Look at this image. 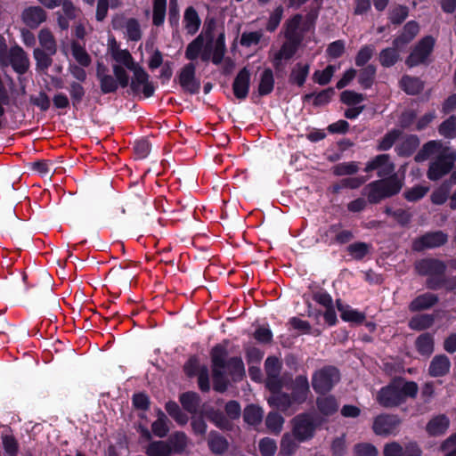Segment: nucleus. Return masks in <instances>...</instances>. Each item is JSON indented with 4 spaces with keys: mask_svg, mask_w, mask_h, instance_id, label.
Masks as SVG:
<instances>
[{
    "mask_svg": "<svg viewBox=\"0 0 456 456\" xmlns=\"http://www.w3.org/2000/svg\"><path fill=\"white\" fill-rule=\"evenodd\" d=\"M229 340L224 339L215 345L210 350L213 388L216 392L224 393L229 386L226 375L233 381L241 380L245 375V365L240 356L227 359Z\"/></svg>",
    "mask_w": 456,
    "mask_h": 456,
    "instance_id": "nucleus-1",
    "label": "nucleus"
},
{
    "mask_svg": "<svg viewBox=\"0 0 456 456\" xmlns=\"http://www.w3.org/2000/svg\"><path fill=\"white\" fill-rule=\"evenodd\" d=\"M432 155L436 156L428 164L427 177L436 182L452 171L456 163V151L444 145L440 140H431L423 144L415 156V161L427 160Z\"/></svg>",
    "mask_w": 456,
    "mask_h": 456,
    "instance_id": "nucleus-2",
    "label": "nucleus"
},
{
    "mask_svg": "<svg viewBox=\"0 0 456 456\" xmlns=\"http://www.w3.org/2000/svg\"><path fill=\"white\" fill-rule=\"evenodd\" d=\"M418 392L419 386L415 381L395 377L378 392L376 399L382 407L395 408L406 403L408 398L415 399Z\"/></svg>",
    "mask_w": 456,
    "mask_h": 456,
    "instance_id": "nucleus-3",
    "label": "nucleus"
},
{
    "mask_svg": "<svg viewBox=\"0 0 456 456\" xmlns=\"http://www.w3.org/2000/svg\"><path fill=\"white\" fill-rule=\"evenodd\" d=\"M291 432L298 443H305L312 440L321 426V421L313 412H301L290 420Z\"/></svg>",
    "mask_w": 456,
    "mask_h": 456,
    "instance_id": "nucleus-4",
    "label": "nucleus"
},
{
    "mask_svg": "<svg viewBox=\"0 0 456 456\" xmlns=\"http://www.w3.org/2000/svg\"><path fill=\"white\" fill-rule=\"evenodd\" d=\"M340 380L339 370L332 365H326L313 373L312 387L318 395H326Z\"/></svg>",
    "mask_w": 456,
    "mask_h": 456,
    "instance_id": "nucleus-5",
    "label": "nucleus"
},
{
    "mask_svg": "<svg viewBox=\"0 0 456 456\" xmlns=\"http://www.w3.org/2000/svg\"><path fill=\"white\" fill-rule=\"evenodd\" d=\"M403 183L397 175L372 182V204H377L384 199L399 193Z\"/></svg>",
    "mask_w": 456,
    "mask_h": 456,
    "instance_id": "nucleus-6",
    "label": "nucleus"
},
{
    "mask_svg": "<svg viewBox=\"0 0 456 456\" xmlns=\"http://www.w3.org/2000/svg\"><path fill=\"white\" fill-rule=\"evenodd\" d=\"M435 44L436 40L432 36L422 37L406 58L405 64L410 68L425 64L433 53Z\"/></svg>",
    "mask_w": 456,
    "mask_h": 456,
    "instance_id": "nucleus-7",
    "label": "nucleus"
},
{
    "mask_svg": "<svg viewBox=\"0 0 456 456\" xmlns=\"http://www.w3.org/2000/svg\"><path fill=\"white\" fill-rule=\"evenodd\" d=\"M402 419L396 414L384 413L378 415L372 422V430L376 435L388 436L399 432Z\"/></svg>",
    "mask_w": 456,
    "mask_h": 456,
    "instance_id": "nucleus-8",
    "label": "nucleus"
},
{
    "mask_svg": "<svg viewBox=\"0 0 456 456\" xmlns=\"http://www.w3.org/2000/svg\"><path fill=\"white\" fill-rule=\"evenodd\" d=\"M447 241L448 235L443 231L428 232L413 240L412 250L421 252L425 249L439 248Z\"/></svg>",
    "mask_w": 456,
    "mask_h": 456,
    "instance_id": "nucleus-9",
    "label": "nucleus"
},
{
    "mask_svg": "<svg viewBox=\"0 0 456 456\" xmlns=\"http://www.w3.org/2000/svg\"><path fill=\"white\" fill-rule=\"evenodd\" d=\"M134 73L133 78L129 83L130 89L133 94H137L142 86V94L145 98H150L154 94L155 87L151 82L149 81V74L144 69L138 64L131 69Z\"/></svg>",
    "mask_w": 456,
    "mask_h": 456,
    "instance_id": "nucleus-10",
    "label": "nucleus"
},
{
    "mask_svg": "<svg viewBox=\"0 0 456 456\" xmlns=\"http://www.w3.org/2000/svg\"><path fill=\"white\" fill-rule=\"evenodd\" d=\"M196 65L193 62L185 64L178 74V82L181 87L191 94L200 92V82L196 78Z\"/></svg>",
    "mask_w": 456,
    "mask_h": 456,
    "instance_id": "nucleus-11",
    "label": "nucleus"
},
{
    "mask_svg": "<svg viewBox=\"0 0 456 456\" xmlns=\"http://www.w3.org/2000/svg\"><path fill=\"white\" fill-rule=\"evenodd\" d=\"M8 65H11L19 75H23L28 70L29 60L26 52L20 46L14 45L9 49L8 58L5 60V63L1 66L6 67Z\"/></svg>",
    "mask_w": 456,
    "mask_h": 456,
    "instance_id": "nucleus-12",
    "label": "nucleus"
},
{
    "mask_svg": "<svg viewBox=\"0 0 456 456\" xmlns=\"http://www.w3.org/2000/svg\"><path fill=\"white\" fill-rule=\"evenodd\" d=\"M281 362L276 356H268L265 362V370L266 374L265 387L269 391H278L281 389L280 375L281 371Z\"/></svg>",
    "mask_w": 456,
    "mask_h": 456,
    "instance_id": "nucleus-13",
    "label": "nucleus"
},
{
    "mask_svg": "<svg viewBox=\"0 0 456 456\" xmlns=\"http://www.w3.org/2000/svg\"><path fill=\"white\" fill-rule=\"evenodd\" d=\"M414 269L419 276L430 277L434 274H445L447 265L438 258L426 257L416 261Z\"/></svg>",
    "mask_w": 456,
    "mask_h": 456,
    "instance_id": "nucleus-14",
    "label": "nucleus"
},
{
    "mask_svg": "<svg viewBox=\"0 0 456 456\" xmlns=\"http://www.w3.org/2000/svg\"><path fill=\"white\" fill-rule=\"evenodd\" d=\"M250 87V71L243 67L236 75L232 83V92L238 100H245Z\"/></svg>",
    "mask_w": 456,
    "mask_h": 456,
    "instance_id": "nucleus-15",
    "label": "nucleus"
},
{
    "mask_svg": "<svg viewBox=\"0 0 456 456\" xmlns=\"http://www.w3.org/2000/svg\"><path fill=\"white\" fill-rule=\"evenodd\" d=\"M46 17V12L41 6H28L21 12L22 22L31 29L37 28Z\"/></svg>",
    "mask_w": 456,
    "mask_h": 456,
    "instance_id": "nucleus-16",
    "label": "nucleus"
},
{
    "mask_svg": "<svg viewBox=\"0 0 456 456\" xmlns=\"http://www.w3.org/2000/svg\"><path fill=\"white\" fill-rule=\"evenodd\" d=\"M289 390H291V396L296 404L304 403L310 393V386L308 379L305 375H297L293 381L292 386Z\"/></svg>",
    "mask_w": 456,
    "mask_h": 456,
    "instance_id": "nucleus-17",
    "label": "nucleus"
},
{
    "mask_svg": "<svg viewBox=\"0 0 456 456\" xmlns=\"http://www.w3.org/2000/svg\"><path fill=\"white\" fill-rule=\"evenodd\" d=\"M419 31V23L415 20L408 21L401 33L394 39L393 45L397 49H403L410 44Z\"/></svg>",
    "mask_w": 456,
    "mask_h": 456,
    "instance_id": "nucleus-18",
    "label": "nucleus"
},
{
    "mask_svg": "<svg viewBox=\"0 0 456 456\" xmlns=\"http://www.w3.org/2000/svg\"><path fill=\"white\" fill-rule=\"evenodd\" d=\"M451 361L444 354H436L431 360L428 366V375L432 378L444 377L450 372Z\"/></svg>",
    "mask_w": 456,
    "mask_h": 456,
    "instance_id": "nucleus-19",
    "label": "nucleus"
},
{
    "mask_svg": "<svg viewBox=\"0 0 456 456\" xmlns=\"http://www.w3.org/2000/svg\"><path fill=\"white\" fill-rule=\"evenodd\" d=\"M107 68L98 63L96 69V77L100 83L101 92L103 94L116 93L118 89V81L111 75L106 74Z\"/></svg>",
    "mask_w": 456,
    "mask_h": 456,
    "instance_id": "nucleus-20",
    "label": "nucleus"
},
{
    "mask_svg": "<svg viewBox=\"0 0 456 456\" xmlns=\"http://www.w3.org/2000/svg\"><path fill=\"white\" fill-rule=\"evenodd\" d=\"M450 427V419L445 414L433 417L426 426L429 436H440L446 433Z\"/></svg>",
    "mask_w": 456,
    "mask_h": 456,
    "instance_id": "nucleus-21",
    "label": "nucleus"
},
{
    "mask_svg": "<svg viewBox=\"0 0 456 456\" xmlns=\"http://www.w3.org/2000/svg\"><path fill=\"white\" fill-rule=\"evenodd\" d=\"M270 392L272 395L268 399V403L278 411L286 412L293 404H296L291 395L282 392L281 389Z\"/></svg>",
    "mask_w": 456,
    "mask_h": 456,
    "instance_id": "nucleus-22",
    "label": "nucleus"
},
{
    "mask_svg": "<svg viewBox=\"0 0 456 456\" xmlns=\"http://www.w3.org/2000/svg\"><path fill=\"white\" fill-rule=\"evenodd\" d=\"M208 446L214 455L223 456L229 449V442L217 431L212 430L208 434Z\"/></svg>",
    "mask_w": 456,
    "mask_h": 456,
    "instance_id": "nucleus-23",
    "label": "nucleus"
},
{
    "mask_svg": "<svg viewBox=\"0 0 456 456\" xmlns=\"http://www.w3.org/2000/svg\"><path fill=\"white\" fill-rule=\"evenodd\" d=\"M439 301L438 296L426 292L416 297L409 305L411 313L428 310L436 305Z\"/></svg>",
    "mask_w": 456,
    "mask_h": 456,
    "instance_id": "nucleus-24",
    "label": "nucleus"
},
{
    "mask_svg": "<svg viewBox=\"0 0 456 456\" xmlns=\"http://www.w3.org/2000/svg\"><path fill=\"white\" fill-rule=\"evenodd\" d=\"M337 309L340 313V317L344 322L361 324L363 322L365 316L362 313L353 309L350 305H345L341 299L336 300Z\"/></svg>",
    "mask_w": 456,
    "mask_h": 456,
    "instance_id": "nucleus-25",
    "label": "nucleus"
},
{
    "mask_svg": "<svg viewBox=\"0 0 456 456\" xmlns=\"http://www.w3.org/2000/svg\"><path fill=\"white\" fill-rule=\"evenodd\" d=\"M456 184V183L452 182V175L446 180H444L441 185L433 191L430 200L431 202L435 205H443L444 204L450 195L452 185Z\"/></svg>",
    "mask_w": 456,
    "mask_h": 456,
    "instance_id": "nucleus-26",
    "label": "nucleus"
},
{
    "mask_svg": "<svg viewBox=\"0 0 456 456\" xmlns=\"http://www.w3.org/2000/svg\"><path fill=\"white\" fill-rule=\"evenodd\" d=\"M111 57L119 65L133 69L137 64L127 49H119L117 42L114 40V45L111 46Z\"/></svg>",
    "mask_w": 456,
    "mask_h": 456,
    "instance_id": "nucleus-27",
    "label": "nucleus"
},
{
    "mask_svg": "<svg viewBox=\"0 0 456 456\" xmlns=\"http://www.w3.org/2000/svg\"><path fill=\"white\" fill-rule=\"evenodd\" d=\"M179 402L185 411L191 414H196L200 405L201 399L198 393L188 391L179 395Z\"/></svg>",
    "mask_w": 456,
    "mask_h": 456,
    "instance_id": "nucleus-28",
    "label": "nucleus"
},
{
    "mask_svg": "<svg viewBox=\"0 0 456 456\" xmlns=\"http://www.w3.org/2000/svg\"><path fill=\"white\" fill-rule=\"evenodd\" d=\"M206 416L210 422L223 431L233 429V423L220 410L210 409L207 411Z\"/></svg>",
    "mask_w": 456,
    "mask_h": 456,
    "instance_id": "nucleus-29",
    "label": "nucleus"
},
{
    "mask_svg": "<svg viewBox=\"0 0 456 456\" xmlns=\"http://www.w3.org/2000/svg\"><path fill=\"white\" fill-rule=\"evenodd\" d=\"M419 146V139L416 134L407 135L395 147V151L400 157H410Z\"/></svg>",
    "mask_w": 456,
    "mask_h": 456,
    "instance_id": "nucleus-30",
    "label": "nucleus"
},
{
    "mask_svg": "<svg viewBox=\"0 0 456 456\" xmlns=\"http://www.w3.org/2000/svg\"><path fill=\"white\" fill-rule=\"evenodd\" d=\"M417 352L422 356H430L435 349L434 336L429 332L420 334L415 340Z\"/></svg>",
    "mask_w": 456,
    "mask_h": 456,
    "instance_id": "nucleus-31",
    "label": "nucleus"
},
{
    "mask_svg": "<svg viewBox=\"0 0 456 456\" xmlns=\"http://www.w3.org/2000/svg\"><path fill=\"white\" fill-rule=\"evenodd\" d=\"M316 406L319 412L325 417L332 416L338 410V403L334 395L317 397Z\"/></svg>",
    "mask_w": 456,
    "mask_h": 456,
    "instance_id": "nucleus-32",
    "label": "nucleus"
},
{
    "mask_svg": "<svg viewBox=\"0 0 456 456\" xmlns=\"http://www.w3.org/2000/svg\"><path fill=\"white\" fill-rule=\"evenodd\" d=\"M366 182V176L346 177L334 183L330 191L333 194H338L344 189H357Z\"/></svg>",
    "mask_w": 456,
    "mask_h": 456,
    "instance_id": "nucleus-33",
    "label": "nucleus"
},
{
    "mask_svg": "<svg viewBox=\"0 0 456 456\" xmlns=\"http://www.w3.org/2000/svg\"><path fill=\"white\" fill-rule=\"evenodd\" d=\"M342 224L340 223L333 224L329 226L325 232L326 236L334 235V239L330 243H338L340 245L349 242L353 238V232L348 230H341Z\"/></svg>",
    "mask_w": 456,
    "mask_h": 456,
    "instance_id": "nucleus-34",
    "label": "nucleus"
},
{
    "mask_svg": "<svg viewBox=\"0 0 456 456\" xmlns=\"http://www.w3.org/2000/svg\"><path fill=\"white\" fill-rule=\"evenodd\" d=\"M310 65L308 63L297 62L291 69L289 81L292 85L301 87L305 85L309 75Z\"/></svg>",
    "mask_w": 456,
    "mask_h": 456,
    "instance_id": "nucleus-35",
    "label": "nucleus"
},
{
    "mask_svg": "<svg viewBox=\"0 0 456 456\" xmlns=\"http://www.w3.org/2000/svg\"><path fill=\"white\" fill-rule=\"evenodd\" d=\"M274 88V77L273 69L265 68L260 75L257 93L260 96L269 95Z\"/></svg>",
    "mask_w": 456,
    "mask_h": 456,
    "instance_id": "nucleus-36",
    "label": "nucleus"
},
{
    "mask_svg": "<svg viewBox=\"0 0 456 456\" xmlns=\"http://www.w3.org/2000/svg\"><path fill=\"white\" fill-rule=\"evenodd\" d=\"M401 88L409 95H417L424 89V83L419 77L403 76L400 81Z\"/></svg>",
    "mask_w": 456,
    "mask_h": 456,
    "instance_id": "nucleus-37",
    "label": "nucleus"
},
{
    "mask_svg": "<svg viewBox=\"0 0 456 456\" xmlns=\"http://www.w3.org/2000/svg\"><path fill=\"white\" fill-rule=\"evenodd\" d=\"M183 20L187 33L190 35H194L201 24L199 14L193 6H189L185 9Z\"/></svg>",
    "mask_w": 456,
    "mask_h": 456,
    "instance_id": "nucleus-38",
    "label": "nucleus"
},
{
    "mask_svg": "<svg viewBox=\"0 0 456 456\" xmlns=\"http://www.w3.org/2000/svg\"><path fill=\"white\" fill-rule=\"evenodd\" d=\"M169 419L161 409H157V419L151 424L152 433L159 437L164 438L169 432Z\"/></svg>",
    "mask_w": 456,
    "mask_h": 456,
    "instance_id": "nucleus-39",
    "label": "nucleus"
},
{
    "mask_svg": "<svg viewBox=\"0 0 456 456\" xmlns=\"http://www.w3.org/2000/svg\"><path fill=\"white\" fill-rule=\"evenodd\" d=\"M171 447V452L181 454L188 444V438L184 432L175 431L170 435L167 442Z\"/></svg>",
    "mask_w": 456,
    "mask_h": 456,
    "instance_id": "nucleus-40",
    "label": "nucleus"
},
{
    "mask_svg": "<svg viewBox=\"0 0 456 456\" xmlns=\"http://www.w3.org/2000/svg\"><path fill=\"white\" fill-rule=\"evenodd\" d=\"M299 444L292 432L284 433L280 444V453L283 456H290L297 452Z\"/></svg>",
    "mask_w": 456,
    "mask_h": 456,
    "instance_id": "nucleus-41",
    "label": "nucleus"
},
{
    "mask_svg": "<svg viewBox=\"0 0 456 456\" xmlns=\"http://www.w3.org/2000/svg\"><path fill=\"white\" fill-rule=\"evenodd\" d=\"M38 41L41 45V49L48 52L51 54H56L57 44L54 36L48 28H43L38 34Z\"/></svg>",
    "mask_w": 456,
    "mask_h": 456,
    "instance_id": "nucleus-42",
    "label": "nucleus"
},
{
    "mask_svg": "<svg viewBox=\"0 0 456 456\" xmlns=\"http://www.w3.org/2000/svg\"><path fill=\"white\" fill-rule=\"evenodd\" d=\"M434 322L435 318L432 314H417L409 321V328L412 330L420 331L430 328Z\"/></svg>",
    "mask_w": 456,
    "mask_h": 456,
    "instance_id": "nucleus-43",
    "label": "nucleus"
},
{
    "mask_svg": "<svg viewBox=\"0 0 456 456\" xmlns=\"http://www.w3.org/2000/svg\"><path fill=\"white\" fill-rule=\"evenodd\" d=\"M263 409L256 404H249L244 409L243 419L251 426H256L262 422Z\"/></svg>",
    "mask_w": 456,
    "mask_h": 456,
    "instance_id": "nucleus-44",
    "label": "nucleus"
},
{
    "mask_svg": "<svg viewBox=\"0 0 456 456\" xmlns=\"http://www.w3.org/2000/svg\"><path fill=\"white\" fill-rule=\"evenodd\" d=\"M204 48V37L202 34L197 36L191 43L188 44L185 50V58L191 62L197 60Z\"/></svg>",
    "mask_w": 456,
    "mask_h": 456,
    "instance_id": "nucleus-45",
    "label": "nucleus"
},
{
    "mask_svg": "<svg viewBox=\"0 0 456 456\" xmlns=\"http://www.w3.org/2000/svg\"><path fill=\"white\" fill-rule=\"evenodd\" d=\"M53 54L41 49L35 48L33 51V56L36 61V69L38 71H45L52 66Z\"/></svg>",
    "mask_w": 456,
    "mask_h": 456,
    "instance_id": "nucleus-46",
    "label": "nucleus"
},
{
    "mask_svg": "<svg viewBox=\"0 0 456 456\" xmlns=\"http://www.w3.org/2000/svg\"><path fill=\"white\" fill-rule=\"evenodd\" d=\"M71 52L74 59L80 66L86 68L91 64V56L77 41L71 42Z\"/></svg>",
    "mask_w": 456,
    "mask_h": 456,
    "instance_id": "nucleus-47",
    "label": "nucleus"
},
{
    "mask_svg": "<svg viewBox=\"0 0 456 456\" xmlns=\"http://www.w3.org/2000/svg\"><path fill=\"white\" fill-rule=\"evenodd\" d=\"M165 409L169 416L172 417L177 424L183 426L188 422L189 418L187 414L181 410L176 402L172 400L167 402L165 404Z\"/></svg>",
    "mask_w": 456,
    "mask_h": 456,
    "instance_id": "nucleus-48",
    "label": "nucleus"
},
{
    "mask_svg": "<svg viewBox=\"0 0 456 456\" xmlns=\"http://www.w3.org/2000/svg\"><path fill=\"white\" fill-rule=\"evenodd\" d=\"M440 135L446 139L456 138V115H451L437 128Z\"/></svg>",
    "mask_w": 456,
    "mask_h": 456,
    "instance_id": "nucleus-49",
    "label": "nucleus"
},
{
    "mask_svg": "<svg viewBox=\"0 0 456 456\" xmlns=\"http://www.w3.org/2000/svg\"><path fill=\"white\" fill-rule=\"evenodd\" d=\"M69 93L73 108L77 109L86 95V89L81 83L72 81L69 84Z\"/></svg>",
    "mask_w": 456,
    "mask_h": 456,
    "instance_id": "nucleus-50",
    "label": "nucleus"
},
{
    "mask_svg": "<svg viewBox=\"0 0 456 456\" xmlns=\"http://www.w3.org/2000/svg\"><path fill=\"white\" fill-rule=\"evenodd\" d=\"M146 453L148 456H170L172 452L167 442L154 441L149 444Z\"/></svg>",
    "mask_w": 456,
    "mask_h": 456,
    "instance_id": "nucleus-51",
    "label": "nucleus"
},
{
    "mask_svg": "<svg viewBox=\"0 0 456 456\" xmlns=\"http://www.w3.org/2000/svg\"><path fill=\"white\" fill-rule=\"evenodd\" d=\"M133 149L135 159H143L150 154L151 144L147 138L142 137L134 142Z\"/></svg>",
    "mask_w": 456,
    "mask_h": 456,
    "instance_id": "nucleus-52",
    "label": "nucleus"
},
{
    "mask_svg": "<svg viewBox=\"0 0 456 456\" xmlns=\"http://www.w3.org/2000/svg\"><path fill=\"white\" fill-rule=\"evenodd\" d=\"M303 16L299 13L293 15L290 19L285 22L286 32L285 37L289 40H293L297 35V31L302 22Z\"/></svg>",
    "mask_w": 456,
    "mask_h": 456,
    "instance_id": "nucleus-53",
    "label": "nucleus"
},
{
    "mask_svg": "<svg viewBox=\"0 0 456 456\" xmlns=\"http://www.w3.org/2000/svg\"><path fill=\"white\" fill-rule=\"evenodd\" d=\"M359 167L356 162H343L333 167V175L337 176L351 175L357 173Z\"/></svg>",
    "mask_w": 456,
    "mask_h": 456,
    "instance_id": "nucleus-54",
    "label": "nucleus"
},
{
    "mask_svg": "<svg viewBox=\"0 0 456 456\" xmlns=\"http://www.w3.org/2000/svg\"><path fill=\"white\" fill-rule=\"evenodd\" d=\"M428 187L423 186V185H415L408 190H406L403 192V197L406 200L410 202H416L422 198L425 197V195L428 191Z\"/></svg>",
    "mask_w": 456,
    "mask_h": 456,
    "instance_id": "nucleus-55",
    "label": "nucleus"
},
{
    "mask_svg": "<svg viewBox=\"0 0 456 456\" xmlns=\"http://www.w3.org/2000/svg\"><path fill=\"white\" fill-rule=\"evenodd\" d=\"M284 9L282 5L277 6L273 12L270 14L268 21L265 26L266 31L272 33L274 32L279 27L282 17H283Z\"/></svg>",
    "mask_w": 456,
    "mask_h": 456,
    "instance_id": "nucleus-56",
    "label": "nucleus"
},
{
    "mask_svg": "<svg viewBox=\"0 0 456 456\" xmlns=\"http://www.w3.org/2000/svg\"><path fill=\"white\" fill-rule=\"evenodd\" d=\"M409 15V9L405 5H397L389 12V20L394 25L402 24Z\"/></svg>",
    "mask_w": 456,
    "mask_h": 456,
    "instance_id": "nucleus-57",
    "label": "nucleus"
},
{
    "mask_svg": "<svg viewBox=\"0 0 456 456\" xmlns=\"http://www.w3.org/2000/svg\"><path fill=\"white\" fill-rule=\"evenodd\" d=\"M398 49L394 46V48H386L382 50L379 55L380 63L384 67H391L396 63L399 59Z\"/></svg>",
    "mask_w": 456,
    "mask_h": 456,
    "instance_id": "nucleus-58",
    "label": "nucleus"
},
{
    "mask_svg": "<svg viewBox=\"0 0 456 456\" xmlns=\"http://www.w3.org/2000/svg\"><path fill=\"white\" fill-rule=\"evenodd\" d=\"M335 95V90L333 87H328L326 89L322 90L319 93H314V99L313 101V105L314 107H321L327 105L330 102L331 99Z\"/></svg>",
    "mask_w": 456,
    "mask_h": 456,
    "instance_id": "nucleus-59",
    "label": "nucleus"
},
{
    "mask_svg": "<svg viewBox=\"0 0 456 456\" xmlns=\"http://www.w3.org/2000/svg\"><path fill=\"white\" fill-rule=\"evenodd\" d=\"M283 423V417L276 411H270L266 416L265 425L273 432H280Z\"/></svg>",
    "mask_w": 456,
    "mask_h": 456,
    "instance_id": "nucleus-60",
    "label": "nucleus"
},
{
    "mask_svg": "<svg viewBox=\"0 0 456 456\" xmlns=\"http://www.w3.org/2000/svg\"><path fill=\"white\" fill-rule=\"evenodd\" d=\"M335 72V67L332 65H328L323 70H316L314 73V80L315 83L321 86L328 85Z\"/></svg>",
    "mask_w": 456,
    "mask_h": 456,
    "instance_id": "nucleus-61",
    "label": "nucleus"
},
{
    "mask_svg": "<svg viewBox=\"0 0 456 456\" xmlns=\"http://www.w3.org/2000/svg\"><path fill=\"white\" fill-rule=\"evenodd\" d=\"M126 29L129 40L137 42L142 38L140 24L136 19H128L126 24Z\"/></svg>",
    "mask_w": 456,
    "mask_h": 456,
    "instance_id": "nucleus-62",
    "label": "nucleus"
},
{
    "mask_svg": "<svg viewBox=\"0 0 456 456\" xmlns=\"http://www.w3.org/2000/svg\"><path fill=\"white\" fill-rule=\"evenodd\" d=\"M3 448L9 456H17L19 452V444L12 435L2 436Z\"/></svg>",
    "mask_w": 456,
    "mask_h": 456,
    "instance_id": "nucleus-63",
    "label": "nucleus"
},
{
    "mask_svg": "<svg viewBox=\"0 0 456 456\" xmlns=\"http://www.w3.org/2000/svg\"><path fill=\"white\" fill-rule=\"evenodd\" d=\"M439 451L445 452L444 456H456V432L441 443Z\"/></svg>",
    "mask_w": 456,
    "mask_h": 456,
    "instance_id": "nucleus-64",
    "label": "nucleus"
}]
</instances>
